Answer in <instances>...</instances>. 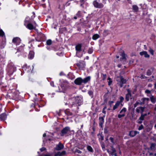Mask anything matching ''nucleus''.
I'll return each mask as SVG.
<instances>
[{"instance_id": "obj_51", "label": "nucleus", "mask_w": 156, "mask_h": 156, "mask_svg": "<svg viewBox=\"0 0 156 156\" xmlns=\"http://www.w3.org/2000/svg\"><path fill=\"white\" fill-rule=\"evenodd\" d=\"M144 127L143 126V125L142 124H141L138 127V129L139 130H141L143 129H144Z\"/></svg>"}, {"instance_id": "obj_42", "label": "nucleus", "mask_w": 156, "mask_h": 156, "mask_svg": "<svg viewBox=\"0 0 156 156\" xmlns=\"http://www.w3.org/2000/svg\"><path fill=\"white\" fill-rule=\"evenodd\" d=\"M142 102L140 103L138 101L136 102L134 105V108H136L137 106L139 104H140V105H142Z\"/></svg>"}, {"instance_id": "obj_49", "label": "nucleus", "mask_w": 156, "mask_h": 156, "mask_svg": "<svg viewBox=\"0 0 156 156\" xmlns=\"http://www.w3.org/2000/svg\"><path fill=\"white\" fill-rule=\"evenodd\" d=\"M51 49L54 50L55 51H56L58 50V48L57 47L53 46V47H51Z\"/></svg>"}, {"instance_id": "obj_32", "label": "nucleus", "mask_w": 156, "mask_h": 156, "mask_svg": "<svg viewBox=\"0 0 156 156\" xmlns=\"http://www.w3.org/2000/svg\"><path fill=\"white\" fill-rule=\"evenodd\" d=\"M87 150L90 152H94L93 149L92 147L90 145H87Z\"/></svg>"}, {"instance_id": "obj_56", "label": "nucleus", "mask_w": 156, "mask_h": 156, "mask_svg": "<svg viewBox=\"0 0 156 156\" xmlns=\"http://www.w3.org/2000/svg\"><path fill=\"white\" fill-rule=\"evenodd\" d=\"M140 109L139 107H137L136 109V112L139 113L140 112Z\"/></svg>"}, {"instance_id": "obj_1", "label": "nucleus", "mask_w": 156, "mask_h": 156, "mask_svg": "<svg viewBox=\"0 0 156 156\" xmlns=\"http://www.w3.org/2000/svg\"><path fill=\"white\" fill-rule=\"evenodd\" d=\"M71 107L74 106H80L83 102L82 99L80 97L77 96L69 99Z\"/></svg>"}, {"instance_id": "obj_43", "label": "nucleus", "mask_w": 156, "mask_h": 156, "mask_svg": "<svg viewBox=\"0 0 156 156\" xmlns=\"http://www.w3.org/2000/svg\"><path fill=\"white\" fill-rule=\"evenodd\" d=\"M81 15V12L80 11H79L76 14V16L78 17H80Z\"/></svg>"}, {"instance_id": "obj_37", "label": "nucleus", "mask_w": 156, "mask_h": 156, "mask_svg": "<svg viewBox=\"0 0 156 156\" xmlns=\"http://www.w3.org/2000/svg\"><path fill=\"white\" fill-rule=\"evenodd\" d=\"M109 33V31L108 30H105L104 31L103 34L104 36H107Z\"/></svg>"}, {"instance_id": "obj_24", "label": "nucleus", "mask_w": 156, "mask_h": 156, "mask_svg": "<svg viewBox=\"0 0 156 156\" xmlns=\"http://www.w3.org/2000/svg\"><path fill=\"white\" fill-rule=\"evenodd\" d=\"M26 27L30 30L35 29V27H34L33 25L31 23H28L26 26Z\"/></svg>"}, {"instance_id": "obj_23", "label": "nucleus", "mask_w": 156, "mask_h": 156, "mask_svg": "<svg viewBox=\"0 0 156 156\" xmlns=\"http://www.w3.org/2000/svg\"><path fill=\"white\" fill-rule=\"evenodd\" d=\"M65 113L66 115L69 116H71L70 118H72L73 116V114L71 112H70L69 109H66L65 111Z\"/></svg>"}, {"instance_id": "obj_64", "label": "nucleus", "mask_w": 156, "mask_h": 156, "mask_svg": "<svg viewBox=\"0 0 156 156\" xmlns=\"http://www.w3.org/2000/svg\"><path fill=\"white\" fill-rule=\"evenodd\" d=\"M34 41V39H31L29 42V44H30V43H31V42H33V41Z\"/></svg>"}, {"instance_id": "obj_58", "label": "nucleus", "mask_w": 156, "mask_h": 156, "mask_svg": "<svg viewBox=\"0 0 156 156\" xmlns=\"http://www.w3.org/2000/svg\"><path fill=\"white\" fill-rule=\"evenodd\" d=\"M75 152L78 154H81L82 153V151H81L78 149L76 150L75 151Z\"/></svg>"}, {"instance_id": "obj_4", "label": "nucleus", "mask_w": 156, "mask_h": 156, "mask_svg": "<svg viewBox=\"0 0 156 156\" xmlns=\"http://www.w3.org/2000/svg\"><path fill=\"white\" fill-rule=\"evenodd\" d=\"M16 70V67L13 66H9L7 69V73L9 76L12 75Z\"/></svg>"}, {"instance_id": "obj_28", "label": "nucleus", "mask_w": 156, "mask_h": 156, "mask_svg": "<svg viewBox=\"0 0 156 156\" xmlns=\"http://www.w3.org/2000/svg\"><path fill=\"white\" fill-rule=\"evenodd\" d=\"M120 105V104L119 103L116 101L115 105H114L112 110L113 111L115 110L116 109L118 108Z\"/></svg>"}, {"instance_id": "obj_57", "label": "nucleus", "mask_w": 156, "mask_h": 156, "mask_svg": "<svg viewBox=\"0 0 156 156\" xmlns=\"http://www.w3.org/2000/svg\"><path fill=\"white\" fill-rule=\"evenodd\" d=\"M46 150V148L44 147H42L40 149V150L41 152H43V151L45 150Z\"/></svg>"}, {"instance_id": "obj_9", "label": "nucleus", "mask_w": 156, "mask_h": 156, "mask_svg": "<svg viewBox=\"0 0 156 156\" xmlns=\"http://www.w3.org/2000/svg\"><path fill=\"white\" fill-rule=\"evenodd\" d=\"M20 38L18 37H14L12 40V43L16 45H19L21 43Z\"/></svg>"}, {"instance_id": "obj_46", "label": "nucleus", "mask_w": 156, "mask_h": 156, "mask_svg": "<svg viewBox=\"0 0 156 156\" xmlns=\"http://www.w3.org/2000/svg\"><path fill=\"white\" fill-rule=\"evenodd\" d=\"M93 52V49L92 48H89L87 52L89 54H91Z\"/></svg>"}, {"instance_id": "obj_50", "label": "nucleus", "mask_w": 156, "mask_h": 156, "mask_svg": "<svg viewBox=\"0 0 156 156\" xmlns=\"http://www.w3.org/2000/svg\"><path fill=\"white\" fill-rule=\"evenodd\" d=\"M106 106H105L102 109V112L105 115L106 114V111H105V109L106 108Z\"/></svg>"}, {"instance_id": "obj_19", "label": "nucleus", "mask_w": 156, "mask_h": 156, "mask_svg": "<svg viewBox=\"0 0 156 156\" xmlns=\"http://www.w3.org/2000/svg\"><path fill=\"white\" fill-rule=\"evenodd\" d=\"M139 133L137 131L131 130L129 131V135L131 137H133Z\"/></svg>"}, {"instance_id": "obj_11", "label": "nucleus", "mask_w": 156, "mask_h": 156, "mask_svg": "<svg viewBox=\"0 0 156 156\" xmlns=\"http://www.w3.org/2000/svg\"><path fill=\"white\" fill-rule=\"evenodd\" d=\"M74 83L76 85H80L83 83L82 79L81 77H78L74 81Z\"/></svg>"}, {"instance_id": "obj_14", "label": "nucleus", "mask_w": 156, "mask_h": 156, "mask_svg": "<svg viewBox=\"0 0 156 156\" xmlns=\"http://www.w3.org/2000/svg\"><path fill=\"white\" fill-rule=\"evenodd\" d=\"M64 146L60 142H59L58 144L56 145L55 149L57 151H60L64 148Z\"/></svg>"}, {"instance_id": "obj_5", "label": "nucleus", "mask_w": 156, "mask_h": 156, "mask_svg": "<svg viewBox=\"0 0 156 156\" xmlns=\"http://www.w3.org/2000/svg\"><path fill=\"white\" fill-rule=\"evenodd\" d=\"M36 41H44L45 39V35L42 33H39L37 34V36L35 38Z\"/></svg>"}, {"instance_id": "obj_30", "label": "nucleus", "mask_w": 156, "mask_h": 156, "mask_svg": "<svg viewBox=\"0 0 156 156\" xmlns=\"http://www.w3.org/2000/svg\"><path fill=\"white\" fill-rule=\"evenodd\" d=\"M121 56L122 57L120 58V60L121 61L122 60L124 59L125 60H126V58L125 56V54L124 51H123L121 54Z\"/></svg>"}, {"instance_id": "obj_44", "label": "nucleus", "mask_w": 156, "mask_h": 156, "mask_svg": "<svg viewBox=\"0 0 156 156\" xmlns=\"http://www.w3.org/2000/svg\"><path fill=\"white\" fill-rule=\"evenodd\" d=\"M5 35V33L2 30H0V36L3 37Z\"/></svg>"}, {"instance_id": "obj_29", "label": "nucleus", "mask_w": 156, "mask_h": 156, "mask_svg": "<svg viewBox=\"0 0 156 156\" xmlns=\"http://www.w3.org/2000/svg\"><path fill=\"white\" fill-rule=\"evenodd\" d=\"M100 37L99 35L98 34H95L93 35L92 38L93 40H95L99 38Z\"/></svg>"}, {"instance_id": "obj_38", "label": "nucleus", "mask_w": 156, "mask_h": 156, "mask_svg": "<svg viewBox=\"0 0 156 156\" xmlns=\"http://www.w3.org/2000/svg\"><path fill=\"white\" fill-rule=\"evenodd\" d=\"M156 145V144L154 143H152L151 144V146H150V149L151 150H153L155 148V146Z\"/></svg>"}, {"instance_id": "obj_15", "label": "nucleus", "mask_w": 156, "mask_h": 156, "mask_svg": "<svg viewBox=\"0 0 156 156\" xmlns=\"http://www.w3.org/2000/svg\"><path fill=\"white\" fill-rule=\"evenodd\" d=\"M10 98L12 99H15L18 98V94L15 92H12L9 94Z\"/></svg>"}, {"instance_id": "obj_21", "label": "nucleus", "mask_w": 156, "mask_h": 156, "mask_svg": "<svg viewBox=\"0 0 156 156\" xmlns=\"http://www.w3.org/2000/svg\"><path fill=\"white\" fill-rule=\"evenodd\" d=\"M7 115L5 113H3L0 115V120L4 121L7 118Z\"/></svg>"}, {"instance_id": "obj_13", "label": "nucleus", "mask_w": 156, "mask_h": 156, "mask_svg": "<svg viewBox=\"0 0 156 156\" xmlns=\"http://www.w3.org/2000/svg\"><path fill=\"white\" fill-rule=\"evenodd\" d=\"M105 115H104L103 117H100L99 118V126L101 128H102L103 124L104 122V118L105 117Z\"/></svg>"}, {"instance_id": "obj_27", "label": "nucleus", "mask_w": 156, "mask_h": 156, "mask_svg": "<svg viewBox=\"0 0 156 156\" xmlns=\"http://www.w3.org/2000/svg\"><path fill=\"white\" fill-rule=\"evenodd\" d=\"M25 45L23 44V45L20 46L17 49V52H22L24 50V47Z\"/></svg>"}, {"instance_id": "obj_20", "label": "nucleus", "mask_w": 156, "mask_h": 156, "mask_svg": "<svg viewBox=\"0 0 156 156\" xmlns=\"http://www.w3.org/2000/svg\"><path fill=\"white\" fill-rule=\"evenodd\" d=\"M34 56V52L33 51H30L28 55V58L30 59L33 58Z\"/></svg>"}, {"instance_id": "obj_18", "label": "nucleus", "mask_w": 156, "mask_h": 156, "mask_svg": "<svg viewBox=\"0 0 156 156\" xmlns=\"http://www.w3.org/2000/svg\"><path fill=\"white\" fill-rule=\"evenodd\" d=\"M82 46L81 44H78L76 46L75 49L77 52H80L82 51Z\"/></svg>"}, {"instance_id": "obj_47", "label": "nucleus", "mask_w": 156, "mask_h": 156, "mask_svg": "<svg viewBox=\"0 0 156 156\" xmlns=\"http://www.w3.org/2000/svg\"><path fill=\"white\" fill-rule=\"evenodd\" d=\"M149 51L152 55H153L154 54V51L151 48H150L149 50Z\"/></svg>"}, {"instance_id": "obj_7", "label": "nucleus", "mask_w": 156, "mask_h": 156, "mask_svg": "<svg viewBox=\"0 0 156 156\" xmlns=\"http://www.w3.org/2000/svg\"><path fill=\"white\" fill-rule=\"evenodd\" d=\"M70 131V128L69 126H66L63 128L61 131V135L63 136Z\"/></svg>"}, {"instance_id": "obj_10", "label": "nucleus", "mask_w": 156, "mask_h": 156, "mask_svg": "<svg viewBox=\"0 0 156 156\" xmlns=\"http://www.w3.org/2000/svg\"><path fill=\"white\" fill-rule=\"evenodd\" d=\"M23 68L25 71L28 73L32 72L33 69L32 66H27V64L24 65Z\"/></svg>"}, {"instance_id": "obj_6", "label": "nucleus", "mask_w": 156, "mask_h": 156, "mask_svg": "<svg viewBox=\"0 0 156 156\" xmlns=\"http://www.w3.org/2000/svg\"><path fill=\"white\" fill-rule=\"evenodd\" d=\"M60 86L63 90H66L69 86V83L66 80H64Z\"/></svg>"}, {"instance_id": "obj_62", "label": "nucleus", "mask_w": 156, "mask_h": 156, "mask_svg": "<svg viewBox=\"0 0 156 156\" xmlns=\"http://www.w3.org/2000/svg\"><path fill=\"white\" fill-rule=\"evenodd\" d=\"M100 136H101V140H103L104 139V136L103 135H100Z\"/></svg>"}, {"instance_id": "obj_16", "label": "nucleus", "mask_w": 156, "mask_h": 156, "mask_svg": "<svg viewBox=\"0 0 156 156\" xmlns=\"http://www.w3.org/2000/svg\"><path fill=\"white\" fill-rule=\"evenodd\" d=\"M76 65L80 69H82V68L84 67L85 66V64L82 61H80L79 62V63H77L76 64Z\"/></svg>"}, {"instance_id": "obj_26", "label": "nucleus", "mask_w": 156, "mask_h": 156, "mask_svg": "<svg viewBox=\"0 0 156 156\" xmlns=\"http://www.w3.org/2000/svg\"><path fill=\"white\" fill-rule=\"evenodd\" d=\"M132 9L133 12H137L138 11L139 8L137 5H134L132 6Z\"/></svg>"}, {"instance_id": "obj_22", "label": "nucleus", "mask_w": 156, "mask_h": 156, "mask_svg": "<svg viewBox=\"0 0 156 156\" xmlns=\"http://www.w3.org/2000/svg\"><path fill=\"white\" fill-rule=\"evenodd\" d=\"M140 55H144V57L145 58H149L150 57V55L148 54L147 52L145 51H143L140 52Z\"/></svg>"}, {"instance_id": "obj_8", "label": "nucleus", "mask_w": 156, "mask_h": 156, "mask_svg": "<svg viewBox=\"0 0 156 156\" xmlns=\"http://www.w3.org/2000/svg\"><path fill=\"white\" fill-rule=\"evenodd\" d=\"M126 111V108L125 107L123 108L119 112L120 113L122 114H119L118 115V118L120 119L122 117H124L125 116V113Z\"/></svg>"}, {"instance_id": "obj_40", "label": "nucleus", "mask_w": 156, "mask_h": 156, "mask_svg": "<svg viewBox=\"0 0 156 156\" xmlns=\"http://www.w3.org/2000/svg\"><path fill=\"white\" fill-rule=\"evenodd\" d=\"M139 108H140V112L141 114H143V112H144L145 107H142V106H140Z\"/></svg>"}, {"instance_id": "obj_41", "label": "nucleus", "mask_w": 156, "mask_h": 156, "mask_svg": "<svg viewBox=\"0 0 156 156\" xmlns=\"http://www.w3.org/2000/svg\"><path fill=\"white\" fill-rule=\"evenodd\" d=\"M108 80H109V81H108V86H110L112 84V80L109 77L108 78Z\"/></svg>"}, {"instance_id": "obj_2", "label": "nucleus", "mask_w": 156, "mask_h": 156, "mask_svg": "<svg viewBox=\"0 0 156 156\" xmlns=\"http://www.w3.org/2000/svg\"><path fill=\"white\" fill-rule=\"evenodd\" d=\"M106 0H95L93 2V5L96 8L101 9L106 3Z\"/></svg>"}, {"instance_id": "obj_35", "label": "nucleus", "mask_w": 156, "mask_h": 156, "mask_svg": "<svg viewBox=\"0 0 156 156\" xmlns=\"http://www.w3.org/2000/svg\"><path fill=\"white\" fill-rule=\"evenodd\" d=\"M109 140H110V142L112 143L113 145L115 144V142L113 137H111L109 138Z\"/></svg>"}, {"instance_id": "obj_45", "label": "nucleus", "mask_w": 156, "mask_h": 156, "mask_svg": "<svg viewBox=\"0 0 156 156\" xmlns=\"http://www.w3.org/2000/svg\"><path fill=\"white\" fill-rule=\"evenodd\" d=\"M144 117L143 115V114H141L139 118V120L143 121L144 119Z\"/></svg>"}, {"instance_id": "obj_36", "label": "nucleus", "mask_w": 156, "mask_h": 156, "mask_svg": "<svg viewBox=\"0 0 156 156\" xmlns=\"http://www.w3.org/2000/svg\"><path fill=\"white\" fill-rule=\"evenodd\" d=\"M46 43L47 45H50L52 44V41L51 39H48Z\"/></svg>"}, {"instance_id": "obj_60", "label": "nucleus", "mask_w": 156, "mask_h": 156, "mask_svg": "<svg viewBox=\"0 0 156 156\" xmlns=\"http://www.w3.org/2000/svg\"><path fill=\"white\" fill-rule=\"evenodd\" d=\"M32 13L33 14V15L31 17V19H33L35 16V14L34 12H33Z\"/></svg>"}, {"instance_id": "obj_54", "label": "nucleus", "mask_w": 156, "mask_h": 156, "mask_svg": "<svg viewBox=\"0 0 156 156\" xmlns=\"http://www.w3.org/2000/svg\"><path fill=\"white\" fill-rule=\"evenodd\" d=\"M142 100L143 102L144 103L145 100L149 101V99L148 98H142Z\"/></svg>"}, {"instance_id": "obj_3", "label": "nucleus", "mask_w": 156, "mask_h": 156, "mask_svg": "<svg viewBox=\"0 0 156 156\" xmlns=\"http://www.w3.org/2000/svg\"><path fill=\"white\" fill-rule=\"evenodd\" d=\"M118 78H120V80H117L118 84H119L120 87L121 88L123 86V84H126L127 82V80L124 79L122 76H120L117 77Z\"/></svg>"}, {"instance_id": "obj_17", "label": "nucleus", "mask_w": 156, "mask_h": 156, "mask_svg": "<svg viewBox=\"0 0 156 156\" xmlns=\"http://www.w3.org/2000/svg\"><path fill=\"white\" fill-rule=\"evenodd\" d=\"M66 154V152L65 151H63L62 152L58 151L55 154L54 156H62Z\"/></svg>"}, {"instance_id": "obj_55", "label": "nucleus", "mask_w": 156, "mask_h": 156, "mask_svg": "<svg viewBox=\"0 0 156 156\" xmlns=\"http://www.w3.org/2000/svg\"><path fill=\"white\" fill-rule=\"evenodd\" d=\"M111 148L112 151L113 152H116V151L114 147L113 146H111Z\"/></svg>"}, {"instance_id": "obj_33", "label": "nucleus", "mask_w": 156, "mask_h": 156, "mask_svg": "<svg viewBox=\"0 0 156 156\" xmlns=\"http://www.w3.org/2000/svg\"><path fill=\"white\" fill-rule=\"evenodd\" d=\"M101 76L103 80H105L107 78V75L105 74H104L103 73H101Z\"/></svg>"}, {"instance_id": "obj_52", "label": "nucleus", "mask_w": 156, "mask_h": 156, "mask_svg": "<svg viewBox=\"0 0 156 156\" xmlns=\"http://www.w3.org/2000/svg\"><path fill=\"white\" fill-rule=\"evenodd\" d=\"M108 133V131L107 128H105L104 129V133L105 134Z\"/></svg>"}, {"instance_id": "obj_53", "label": "nucleus", "mask_w": 156, "mask_h": 156, "mask_svg": "<svg viewBox=\"0 0 156 156\" xmlns=\"http://www.w3.org/2000/svg\"><path fill=\"white\" fill-rule=\"evenodd\" d=\"M114 103V101H110L108 102V104L110 107H112V104Z\"/></svg>"}, {"instance_id": "obj_12", "label": "nucleus", "mask_w": 156, "mask_h": 156, "mask_svg": "<svg viewBox=\"0 0 156 156\" xmlns=\"http://www.w3.org/2000/svg\"><path fill=\"white\" fill-rule=\"evenodd\" d=\"M127 93L126 94L125 99L127 101H128L129 100V98L132 96L131 91L129 89H127Z\"/></svg>"}, {"instance_id": "obj_34", "label": "nucleus", "mask_w": 156, "mask_h": 156, "mask_svg": "<svg viewBox=\"0 0 156 156\" xmlns=\"http://www.w3.org/2000/svg\"><path fill=\"white\" fill-rule=\"evenodd\" d=\"M120 101H117L120 104L122 103L124 100V98L122 96H120L119 98Z\"/></svg>"}, {"instance_id": "obj_25", "label": "nucleus", "mask_w": 156, "mask_h": 156, "mask_svg": "<svg viewBox=\"0 0 156 156\" xmlns=\"http://www.w3.org/2000/svg\"><path fill=\"white\" fill-rule=\"evenodd\" d=\"M90 76H89L85 78L84 79H82L83 83L84 84L87 83L90 80Z\"/></svg>"}, {"instance_id": "obj_61", "label": "nucleus", "mask_w": 156, "mask_h": 156, "mask_svg": "<svg viewBox=\"0 0 156 156\" xmlns=\"http://www.w3.org/2000/svg\"><path fill=\"white\" fill-rule=\"evenodd\" d=\"M80 4H84L85 3L84 0H80Z\"/></svg>"}, {"instance_id": "obj_59", "label": "nucleus", "mask_w": 156, "mask_h": 156, "mask_svg": "<svg viewBox=\"0 0 156 156\" xmlns=\"http://www.w3.org/2000/svg\"><path fill=\"white\" fill-rule=\"evenodd\" d=\"M145 92L147 94H150L151 93L150 90H147V89L146 90H145Z\"/></svg>"}, {"instance_id": "obj_31", "label": "nucleus", "mask_w": 156, "mask_h": 156, "mask_svg": "<svg viewBox=\"0 0 156 156\" xmlns=\"http://www.w3.org/2000/svg\"><path fill=\"white\" fill-rule=\"evenodd\" d=\"M150 99L151 101L153 104H154L156 101V98L154 97L153 96H151L150 97Z\"/></svg>"}, {"instance_id": "obj_63", "label": "nucleus", "mask_w": 156, "mask_h": 156, "mask_svg": "<svg viewBox=\"0 0 156 156\" xmlns=\"http://www.w3.org/2000/svg\"><path fill=\"white\" fill-rule=\"evenodd\" d=\"M101 147L102 148L103 150V149H105V145L104 144H101Z\"/></svg>"}, {"instance_id": "obj_48", "label": "nucleus", "mask_w": 156, "mask_h": 156, "mask_svg": "<svg viewBox=\"0 0 156 156\" xmlns=\"http://www.w3.org/2000/svg\"><path fill=\"white\" fill-rule=\"evenodd\" d=\"M38 105V107H40V106H39V105H38V104H35V103H32V104L31 105H30V107H31V108H35V105Z\"/></svg>"}, {"instance_id": "obj_39", "label": "nucleus", "mask_w": 156, "mask_h": 156, "mask_svg": "<svg viewBox=\"0 0 156 156\" xmlns=\"http://www.w3.org/2000/svg\"><path fill=\"white\" fill-rule=\"evenodd\" d=\"M151 74L152 72L151 70L149 69H148L146 73V75L147 76H150L151 75Z\"/></svg>"}]
</instances>
